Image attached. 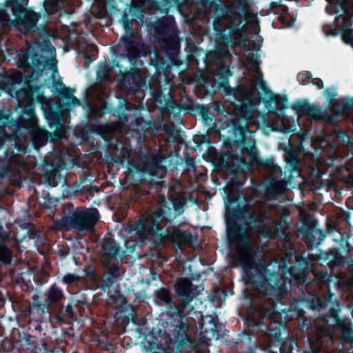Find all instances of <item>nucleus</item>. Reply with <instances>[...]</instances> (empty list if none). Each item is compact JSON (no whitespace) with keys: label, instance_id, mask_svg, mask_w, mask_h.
Wrapping results in <instances>:
<instances>
[{"label":"nucleus","instance_id":"obj_22","mask_svg":"<svg viewBox=\"0 0 353 353\" xmlns=\"http://www.w3.org/2000/svg\"><path fill=\"white\" fill-rule=\"evenodd\" d=\"M317 141L319 142L320 144H322L324 141V138L318 139Z\"/></svg>","mask_w":353,"mask_h":353},{"label":"nucleus","instance_id":"obj_1","mask_svg":"<svg viewBox=\"0 0 353 353\" xmlns=\"http://www.w3.org/2000/svg\"><path fill=\"white\" fill-rule=\"evenodd\" d=\"M98 221V212L92 209L76 213L71 220V226L79 232H92Z\"/></svg>","mask_w":353,"mask_h":353},{"label":"nucleus","instance_id":"obj_5","mask_svg":"<svg viewBox=\"0 0 353 353\" xmlns=\"http://www.w3.org/2000/svg\"><path fill=\"white\" fill-rule=\"evenodd\" d=\"M39 19V15L33 12H26L22 17H19L15 21V26L18 30L27 34L30 30L34 28Z\"/></svg>","mask_w":353,"mask_h":353},{"label":"nucleus","instance_id":"obj_4","mask_svg":"<svg viewBox=\"0 0 353 353\" xmlns=\"http://www.w3.org/2000/svg\"><path fill=\"white\" fill-rule=\"evenodd\" d=\"M163 214L162 207H160V208L152 214H147L141 221V228L139 232L141 240H144L150 236L153 235L156 230H159Z\"/></svg>","mask_w":353,"mask_h":353},{"label":"nucleus","instance_id":"obj_15","mask_svg":"<svg viewBox=\"0 0 353 353\" xmlns=\"http://www.w3.org/2000/svg\"><path fill=\"white\" fill-rule=\"evenodd\" d=\"M158 297L161 301H163L165 303L171 302L170 294L169 292L165 289H162L158 292Z\"/></svg>","mask_w":353,"mask_h":353},{"label":"nucleus","instance_id":"obj_16","mask_svg":"<svg viewBox=\"0 0 353 353\" xmlns=\"http://www.w3.org/2000/svg\"><path fill=\"white\" fill-rule=\"evenodd\" d=\"M79 279L80 276L76 274H69L63 276V281L66 284H71L78 281Z\"/></svg>","mask_w":353,"mask_h":353},{"label":"nucleus","instance_id":"obj_10","mask_svg":"<svg viewBox=\"0 0 353 353\" xmlns=\"http://www.w3.org/2000/svg\"><path fill=\"white\" fill-rule=\"evenodd\" d=\"M214 26L216 31L221 32L225 30L227 28H230L231 23L230 19L228 17H223L216 19L214 23Z\"/></svg>","mask_w":353,"mask_h":353},{"label":"nucleus","instance_id":"obj_13","mask_svg":"<svg viewBox=\"0 0 353 353\" xmlns=\"http://www.w3.org/2000/svg\"><path fill=\"white\" fill-rule=\"evenodd\" d=\"M59 3V0H46L45 1L46 9L48 13H54L57 9Z\"/></svg>","mask_w":353,"mask_h":353},{"label":"nucleus","instance_id":"obj_19","mask_svg":"<svg viewBox=\"0 0 353 353\" xmlns=\"http://www.w3.org/2000/svg\"><path fill=\"white\" fill-rule=\"evenodd\" d=\"M29 115V125L34 126L36 123V119L33 114L32 110H30L28 112Z\"/></svg>","mask_w":353,"mask_h":353},{"label":"nucleus","instance_id":"obj_11","mask_svg":"<svg viewBox=\"0 0 353 353\" xmlns=\"http://www.w3.org/2000/svg\"><path fill=\"white\" fill-rule=\"evenodd\" d=\"M33 139L37 144L41 146L47 141V134L46 132L37 129L33 134Z\"/></svg>","mask_w":353,"mask_h":353},{"label":"nucleus","instance_id":"obj_21","mask_svg":"<svg viewBox=\"0 0 353 353\" xmlns=\"http://www.w3.org/2000/svg\"><path fill=\"white\" fill-rule=\"evenodd\" d=\"M19 65H20L21 67L26 66V61H23L22 60H20Z\"/></svg>","mask_w":353,"mask_h":353},{"label":"nucleus","instance_id":"obj_20","mask_svg":"<svg viewBox=\"0 0 353 353\" xmlns=\"http://www.w3.org/2000/svg\"><path fill=\"white\" fill-rule=\"evenodd\" d=\"M276 188H277V190H276V193L279 194V193H281L283 190V185L281 182H276L275 183Z\"/></svg>","mask_w":353,"mask_h":353},{"label":"nucleus","instance_id":"obj_7","mask_svg":"<svg viewBox=\"0 0 353 353\" xmlns=\"http://www.w3.org/2000/svg\"><path fill=\"white\" fill-rule=\"evenodd\" d=\"M170 238L179 247L189 245L192 241V236L190 233L181 230L174 231L171 234Z\"/></svg>","mask_w":353,"mask_h":353},{"label":"nucleus","instance_id":"obj_14","mask_svg":"<svg viewBox=\"0 0 353 353\" xmlns=\"http://www.w3.org/2000/svg\"><path fill=\"white\" fill-rule=\"evenodd\" d=\"M281 10L282 12L280 14L279 19L285 26H290L291 25V17L288 14L285 8H282Z\"/></svg>","mask_w":353,"mask_h":353},{"label":"nucleus","instance_id":"obj_8","mask_svg":"<svg viewBox=\"0 0 353 353\" xmlns=\"http://www.w3.org/2000/svg\"><path fill=\"white\" fill-rule=\"evenodd\" d=\"M123 41L125 48L128 51V57L130 59L136 58L139 54V42L134 40V37L132 34L125 36L123 38Z\"/></svg>","mask_w":353,"mask_h":353},{"label":"nucleus","instance_id":"obj_24","mask_svg":"<svg viewBox=\"0 0 353 353\" xmlns=\"http://www.w3.org/2000/svg\"><path fill=\"white\" fill-rule=\"evenodd\" d=\"M74 101L77 102V99H73V101H73V103H75Z\"/></svg>","mask_w":353,"mask_h":353},{"label":"nucleus","instance_id":"obj_3","mask_svg":"<svg viewBox=\"0 0 353 353\" xmlns=\"http://www.w3.org/2000/svg\"><path fill=\"white\" fill-rule=\"evenodd\" d=\"M119 252V248L114 242H106L103 245L101 261L109 270L113 276H119L123 271L115 263V257Z\"/></svg>","mask_w":353,"mask_h":353},{"label":"nucleus","instance_id":"obj_12","mask_svg":"<svg viewBox=\"0 0 353 353\" xmlns=\"http://www.w3.org/2000/svg\"><path fill=\"white\" fill-rule=\"evenodd\" d=\"M12 260L11 252L4 246H0V261L5 263H10Z\"/></svg>","mask_w":353,"mask_h":353},{"label":"nucleus","instance_id":"obj_2","mask_svg":"<svg viewBox=\"0 0 353 353\" xmlns=\"http://www.w3.org/2000/svg\"><path fill=\"white\" fill-rule=\"evenodd\" d=\"M174 289L178 296L183 297L182 302L176 305L179 315L182 317L193 310L192 307L188 311L185 310L187 305L193 299V296L191 295L192 283L188 279H179L174 285Z\"/></svg>","mask_w":353,"mask_h":353},{"label":"nucleus","instance_id":"obj_9","mask_svg":"<svg viewBox=\"0 0 353 353\" xmlns=\"http://www.w3.org/2000/svg\"><path fill=\"white\" fill-rule=\"evenodd\" d=\"M47 297V301L52 304L60 301L63 298V294L59 288L52 286L48 290Z\"/></svg>","mask_w":353,"mask_h":353},{"label":"nucleus","instance_id":"obj_6","mask_svg":"<svg viewBox=\"0 0 353 353\" xmlns=\"http://www.w3.org/2000/svg\"><path fill=\"white\" fill-rule=\"evenodd\" d=\"M308 117L312 120H323L325 116L320 111V110L313 105H305L302 106L299 113V121L305 117Z\"/></svg>","mask_w":353,"mask_h":353},{"label":"nucleus","instance_id":"obj_17","mask_svg":"<svg viewBox=\"0 0 353 353\" xmlns=\"http://www.w3.org/2000/svg\"><path fill=\"white\" fill-rule=\"evenodd\" d=\"M238 255L243 262H245L246 263H249L251 259L250 254L247 252H243L241 250H238Z\"/></svg>","mask_w":353,"mask_h":353},{"label":"nucleus","instance_id":"obj_18","mask_svg":"<svg viewBox=\"0 0 353 353\" xmlns=\"http://www.w3.org/2000/svg\"><path fill=\"white\" fill-rule=\"evenodd\" d=\"M9 16L5 10H0V23L3 25L6 24L9 21Z\"/></svg>","mask_w":353,"mask_h":353},{"label":"nucleus","instance_id":"obj_23","mask_svg":"<svg viewBox=\"0 0 353 353\" xmlns=\"http://www.w3.org/2000/svg\"><path fill=\"white\" fill-rule=\"evenodd\" d=\"M274 6H276V3H272V8H274Z\"/></svg>","mask_w":353,"mask_h":353}]
</instances>
